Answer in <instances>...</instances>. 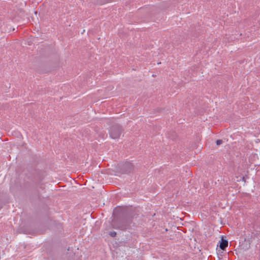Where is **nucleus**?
I'll use <instances>...</instances> for the list:
<instances>
[{
  "label": "nucleus",
  "mask_w": 260,
  "mask_h": 260,
  "mask_svg": "<svg viewBox=\"0 0 260 260\" xmlns=\"http://www.w3.org/2000/svg\"><path fill=\"white\" fill-rule=\"evenodd\" d=\"M121 134V129L119 127H113L110 131V135L112 138L117 139L119 138Z\"/></svg>",
  "instance_id": "nucleus-1"
},
{
  "label": "nucleus",
  "mask_w": 260,
  "mask_h": 260,
  "mask_svg": "<svg viewBox=\"0 0 260 260\" xmlns=\"http://www.w3.org/2000/svg\"><path fill=\"white\" fill-rule=\"evenodd\" d=\"M132 210V206H117L115 208L114 211H128Z\"/></svg>",
  "instance_id": "nucleus-2"
},
{
  "label": "nucleus",
  "mask_w": 260,
  "mask_h": 260,
  "mask_svg": "<svg viewBox=\"0 0 260 260\" xmlns=\"http://www.w3.org/2000/svg\"><path fill=\"white\" fill-rule=\"evenodd\" d=\"M228 246V241L227 240L221 239V241L220 243V248L222 250H224Z\"/></svg>",
  "instance_id": "nucleus-3"
},
{
  "label": "nucleus",
  "mask_w": 260,
  "mask_h": 260,
  "mask_svg": "<svg viewBox=\"0 0 260 260\" xmlns=\"http://www.w3.org/2000/svg\"><path fill=\"white\" fill-rule=\"evenodd\" d=\"M112 0H96V3L99 5H102L108 3H110Z\"/></svg>",
  "instance_id": "nucleus-4"
},
{
  "label": "nucleus",
  "mask_w": 260,
  "mask_h": 260,
  "mask_svg": "<svg viewBox=\"0 0 260 260\" xmlns=\"http://www.w3.org/2000/svg\"><path fill=\"white\" fill-rule=\"evenodd\" d=\"M109 235L112 237H115L116 235V233L115 232H111L110 233Z\"/></svg>",
  "instance_id": "nucleus-5"
},
{
  "label": "nucleus",
  "mask_w": 260,
  "mask_h": 260,
  "mask_svg": "<svg viewBox=\"0 0 260 260\" xmlns=\"http://www.w3.org/2000/svg\"><path fill=\"white\" fill-rule=\"evenodd\" d=\"M222 143V140H218L216 142L217 145H219L221 144Z\"/></svg>",
  "instance_id": "nucleus-6"
}]
</instances>
